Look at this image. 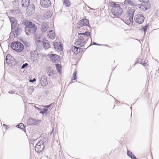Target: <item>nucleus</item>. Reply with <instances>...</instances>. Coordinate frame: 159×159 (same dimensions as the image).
I'll list each match as a JSON object with an SVG mask.
<instances>
[{
  "label": "nucleus",
  "mask_w": 159,
  "mask_h": 159,
  "mask_svg": "<svg viewBox=\"0 0 159 159\" xmlns=\"http://www.w3.org/2000/svg\"><path fill=\"white\" fill-rule=\"evenodd\" d=\"M22 23L25 26V32L27 35L30 36L36 32L37 28L34 23L29 20H25Z\"/></svg>",
  "instance_id": "1"
},
{
  "label": "nucleus",
  "mask_w": 159,
  "mask_h": 159,
  "mask_svg": "<svg viewBox=\"0 0 159 159\" xmlns=\"http://www.w3.org/2000/svg\"><path fill=\"white\" fill-rule=\"evenodd\" d=\"M110 4L112 7L111 12L113 15L116 17L121 16L123 10L120 5L117 4L113 2H111Z\"/></svg>",
  "instance_id": "2"
},
{
  "label": "nucleus",
  "mask_w": 159,
  "mask_h": 159,
  "mask_svg": "<svg viewBox=\"0 0 159 159\" xmlns=\"http://www.w3.org/2000/svg\"><path fill=\"white\" fill-rule=\"evenodd\" d=\"M11 47L14 50L17 52H20L24 49L23 44L18 41L12 42L11 44Z\"/></svg>",
  "instance_id": "3"
},
{
  "label": "nucleus",
  "mask_w": 159,
  "mask_h": 159,
  "mask_svg": "<svg viewBox=\"0 0 159 159\" xmlns=\"http://www.w3.org/2000/svg\"><path fill=\"white\" fill-rule=\"evenodd\" d=\"M89 21L86 19H82L78 22L77 25V29H79L80 27L83 26H88L90 31L91 30V27L89 25Z\"/></svg>",
  "instance_id": "4"
},
{
  "label": "nucleus",
  "mask_w": 159,
  "mask_h": 159,
  "mask_svg": "<svg viewBox=\"0 0 159 159\" xmlns=\"http://www.w3.org/2000/svg\"><path fill=\"white\" fill-rule=\"evenodd\" d=\"M22 32V29L19 27L12 28L11 29L10 36H14V37L16 38L20 35Z\"/></svg>",
  "instance_id": "5"
},
{
  "label": "nucleus",
  "mask_w": 159,
  "mask_h": 159,
  "mask_svg": "<svg viewBox=\"0 0 159 159\" xmlns=\"http://www.w3.org/2000/svg\"><path fill=\"white\" fill-rule=\"evenodd\" d=\"M44 142L42 140L39 141L37 144L35 145L34 148L36 152L38 153L42 152L44 149Z\"/></svg>",
  "instance_id": "6"
},
{
  "label": "nucleus",
  "mask_w": 159,
  "mask_h": 159,
  "mask_svg": "<svg viewBox=\"0 0 159 159\" xmlns=\"http://www.w3.org/2000/svg\"><path fill=\"white\" fill-rule=\"evenodd\" d=\"M134 0H125L124 2L122 3V7H124L125 9H127V6H136L139 5L134 2Z\"/></svg>",
  "instance_id": "7"
},
{
  "label": "nucleus",
  "mask_w": 159,
  "mask_h": 159,
  "mask_svg": "<svg viewBox=\"0 0 159 159\" xmlns=\"http://www.w3.org/2000/svg\"><path fill=\"white\" fill-rule=\"evenodd\" d=\"M14 60V58L10 54L7 55L5 58L6 62L10 66L15 65Z\"/></svg>",
  "instance_id": "8"
},
{
  "label": "nucleus",
  "mask_w": 159,
  "mask_h": 159,
  "mask_svg": "<svg viewBox=\"0 0 159 159\" xmlns=\"http://www.w3.org/2000/svg\"><path fill=\"white\" fill-rule=\"evenodd\" d=\"M134 19L136 23L139 24H141L144 22V17L143 15L140 14L135 15Z\"/></svg>",
  "instance_id": "9"
},
{
  "label": "nucleus",
  "mask_w": 159,
  "mask_h": 159,
  "mask_svg": "<svg viewBox=\"0 0 159 159\" xmlns=\"http://www.w3.org/2000/svg\"><path fill=\"white\" fill-rule=\"evenodd\" d=\"M41 121L39 120H36L33 118H29L27 121V124L28 125H38L40 123Z\"/></svg>",
  "instance_id": "10"
},
{
  "label": "nucleus",
  "mask_w": 159,
  "mask_h": 159,
  "mask_svg": "<svg viewBox=\"0 0 159 159\" xmlns=\"http://www.w3.org/2000/svg\"><path fill=\"white\" fill-rule=\"evenodd\" d=\"M135 10L134 9L131 8H128V17L129 20L131 22H132L133 20V17Z\"/></svg>",
  "instance_id": "11"
},
{
  "label": "nucleus",
  "mask_w": 159,
  "mask_h": 159,
  "mask_svg": "<svg viewBox=\"0 0 159 159\" xmlns=\"http://www.w3.org/2000/svg\"><path fill=\"white\" fill-rule=\"evenodd\" d=\"M85 44V39L83 36H80L77 39L75 44L77 46H79L81 47L83 46Z\"/></svg>",
  "instance_id": "12"
},
{
  "label": "nucleus",
  "mask_w": 159,
  "mask_h": 159,
  "mask_svg": "<svg viewBox=\"0 0 159 159\" xmlns=\"http://www.w3.org/2000/svg\"><path fill=\"white\" fill-rule=\"evenodd\" d=\"M34 37L36 40V43H39V45L40 44L42 45V42L43 41L44 38L42 36V35L40 34L37 33H34Z\"/></svg>",
  "instance_id": "13"
},
{
  "label": "nucleus",
  "mask_w": 159,
  "mask_h": 159,
  "mask_svg": "<svg viewBox=\"0 0 159 159\" xmlns=\"http://www.w3.org/2000/svg\"><path fill=\"white\" fill-rule=\"evenodd\" d=\"M9 18L11 24V29L16 28L17 24V19L12 16H10Z\"/></svg>",
  "instance_id": "14"
},
{
  "label": "nucleus",
  "mask_w": 159,
  "mask_h": 159,
  "mask_svg": "<svg viewBox=\"0 0 159 159\" xmlns=\"http://www.w3.org/2000/svg\"><path fill=\"white\" fill-rule=\"evenodd\" d=\"M49 56L51 60L53 62L57 63L59 61V56L57 54H51Z\"/></svg>",
  "instance_id": "15"
},
{
  "label": "nucleus",
  "mask_w": 159,
  "mask_h": 159,
  "mask_svg": "<svg viewBox=\"0 0 159 159\" xmlns=\"http://www.w3.org/2000/svg\"><path fill=\"white\" fill-rule=\"evenodd\" d=\"M40 83L43 86H46L48 84L47 77L45 75H42L39 79Z\"/></svg>",
  "instance_id": "16"
},
{
  "label": "nucleus",
  "mask_w": 159,
  "mask_h": 159,
  "mask_svg": "<svg viewBox=\"0 0 159 159\" xmlns=\"http://www.w3.org/2000/svg\"><path fill=\"white\" fill-rule=\"evenodd\" d=\"M40 3L41 6L44 8H47L51 5V2L49 0H41Z\"/></svg>",
  "instance_id": "17"
},
{
  "label": "nucleus",
  "mask_w": 159,
  "mask_h": 159,
  "mask_svg": "<svg viewBox=\"0 0 159 159\" xmlns=\"http://www.w3.org/2000/svg\"><path fill=\"white\" fill-rule=\"evenodd\" d=\"M143 3L142 4H140L138 6H139V8H141L140 6L142 5L143 7V9H144L145 11H147L151 7V4L149 2H143Z\"/></svg>",
  "instance_id": "18"
},
{
  "label": "nucleus",
  "mask_w": 159,
  "mask_h": 159,
  "mask_svg": "<svg viewBox=\"0 0 159 159\" xmlns=\"http://www.w3.org/2000/svg\"><path fill=\"white\" fill-rule=\"evenodd\" d=\"M27 8L28 13L29 15H32L34 13L35 9V7L33 4L29 5L27 6Z\"/></svg>",
  "instance_id": "19"
},
{
  "label": "nucleus",
  "mask_w": 159,
  "mask_h": 159,
  "mask_svg": "<svg viewBox=\"0 0 159 159\" xmlns=\"http://www.w3.org/2000/svg\"><path fill=\"white\" fill-rule=\"evenodd\" d=\"M56 72L52 70H50L47 72V74L50 78L54 79L56 78Z\"/></svg>",
  "instance_id": "20"
},
{
  "label": "nucleus",
  "mask_w": 159,
  "mask_h": 159,
  "mask_svg": "<svg viewBox=\"0 0 159 159\" xmlns=\"http://www.w3.org/2000/svg\"><path fill=\"white\" fill-rule=\"evenodd\" d=\"M42 44L45 48L48 49L50 47V43L45 38H44L42 41Z\"/></svg>",
  "instance_id": "21"
},
{
  "label": "nucleus",
  "mask_w": 159,
  "mask_h": 159,
  "mask_svg": "<svg viewBox=\"0 0 159 159\" xmlns=\"http://www.w3.org/2000/svg\"><path fill=\"white\" fill-rule=\"evenodd\" d=\"M48 28V26L46 23H43L41 27V30L43 33L45 32Z\"/></svg>",
  "instance_id": "22"
},
{
  "label": "nucleus",
  "mask_w": 159,
  "mask_h": 159,
  "mask_svg": "<svg viewBox=\"0 0 159 159\" xmlns=\"http://www.w3.org/2000/svg\"><path fill=\"white\" fill-rule=\"evenodd\" d=\"M30 3V0H22V7H26L28 6Z\"/></svg>",
  "instance_id": "23"
},
{
  "label": "nucleus",
  "mask_w": 159,
  "mask_h": 159,
  "mask_svg": "<svg viewBox=\"0 0 159 159\" xmlns=\"http://www.w3.org/2000/svg\"><path fill=\"white\" fill-rule=\"evenodd\" d=\"M52 14L53 12L52 11H49L44 14V17L46 19H48L52 17Z\"/></svg>",
  "instance_id": "24"
},
{
  "label": "nucleus",
  "mask_w": 159,
  "mask_h": 159,
  "mask_svg": "<svg viewBox=\"0 0 159 159\" xmlns=\"http://www.w3.org/2000/svg\"><path fill=\"white\" fill-rule=\"evenodd\" d=\"M48 35L49 36V38L52 39H54L55 37V33L53 30H52L49 31Z\"/></svg>",
  "instance_id": "25"
},
{
  "label": "nucleus",
  "mask_w": 159,
  "mask_h": 159,
  "mask_svg": "<svg viewBox=\"0 0 159 159\" xmlns=\"http://www.w3.org/2000/svg\"><path fill=\"white\" fill-rule=\"evenodd\" d=\"M55 66L58 72L60 74L61 73V67L60 64H56Z\"/></svg>",
  "instance_id": "26"
},
{
  "label": "nucleus",
  "mask_w": 159,
  "mask_h": 159,
  "mask_svg": "<svg viewBox=\"0 0 159 159\" xmlns=\"http://www.w3.org/2000/svg\"><path fill=\"white\" fill-rule=\"evenodd\" d=\"M79 48L75 46H73L72 48V52L75 54H77L79 53V51H78Z\"/></svg>",
  "instance_id": "27"
},
{
  "label": "nucleus",
  "mask_w": 159,
  "mask_h": 159,
  "mask_svg": "<svg viewBox=\"0 0 159 159\" xmlns=\"http://www.w3.org/2000/svg\"><path fill=\"white\" fill-rule=\"evenodd\" d=\"M10 12L13 15H16L20 12V11L19 9L16 10H10Z\"/></svg>",
  "instance_id": "28"
},
{
  "label": "nucleus",
  "mask_w": 159,
  "mask_h": 159,
  "mask_svg": "<svg viewBox=\"0 0 159 159\" xmlns=\"http://www.w3.org/2000/svg\"><path fill=\"white\" fill-rule=\"evenodd\" d=\"M78 35H82L84 37L86 38V36L89 37L90 36V34L89 31H85V33H78Z\"/></svg>",
  "instance_id": "29"
},
{
  "label": "nucleus",
  "mask_w": 159,
  "mask_h": 159,
  "mask_svg": "<svg viewBox=\"0 0 159 159\" xmlns=\"http://www.w3.org/2000/svg\"><path fill=\"white\" fill-rule=\"evenodd\" d=\"M148 25L147 24L145 26H141L142 29L141 30V31H143L144 32V35H145L146 34V32L148 28Z\"/></svg>",
  "instance_id": "30"
},
{
  "label": "nucleus",
  "mask_w": 159,
  "mask_h": 159,
  "mask_svg": "<svg viewBox=\"0 0 159 159\" xmlns=\"http://www.w3.org/2000/svg\"><path fill=\"white\" fill-rule=\"evenodd\" d=\"M16 127L22 130H24V129H25V126L22 123H20L19 124L17 125Z\"/></svg>",
  "instance_id": "31"
},
{
  "label": "nucleus",
  "mask_w": 159,
  "mask_h": 159,
  "mask_svg": "<svg viewBox=\"0 0 159 159\" xmlns=\"http://www.w3.org/2000/svg\"><path fill=\"white\" fill-rule=\"evenodd\" d=\"M63 2L65 5L66 7H69L70 5V3L68 0H64Z\"/></svg>",
  "instance_id": "32"
},
{
  "label": "nucleus",
  "mask_w": 159,
  "mask_h": 159,
  "mask_svg": "<svg viewBox=\"0 0 159 159\" xmlns=\"http://www.w3.org/2000/svg\"><path fill=\"white\" fill-rule=\"evenodd\" d=\"M19 2L18 0H15L12 2V4L16 6H18Z\"/></svg>",
  "instance_id": "33"
},
{
  "label": "nucleus",
  "mask_w": 159,
  "mask_h": 159,
  "mask_svg": "<svg viewBox=\"0 0 159 159\" xmlns=\"http://www.w3.org/2000/svg\"><path fill=\"white\" fill-rule=\"evenodd\" d=\"M48 111V109L43 108L41 109V111H39V113L43 115L44 114Z\"/></svg>",
  "instance_id": "34"
},
{
  "label": "nucleus",
  "mask_w": 159,
  "mask_h": 159,
  "mask_svg": "<svg viewBox=\"0 0 159 159\" xmlns=\"http://www.w3.org/2000/svg\"><path fill=\"white\" fill-rule=\"evenodd\" d=\"M53 45L55 49H57V51L59 49L58 48V43L57 42L54 43Z\"/></svg>",
  "instance_id": "35"
},
{
  "label": "nucleus",
  "mask_w": 159,
  "mask_h": 159,
  "mask_svg": "<svg viewBox=\"0 0 159 159\" xmlns=\"http://www.w3.org/2000/svg\"><path fill=\"white\" fill-rule=\"evenodd\" d=\"M58 51H62L63 49L62 44L61 43H58Z\"/></svg>",
  "instance_id": "36"
},
{
  "label": "nucleus",
  "mask_w": 159,
  "mask_h": 159,
  "mask_svg": "<svg viewBox=\"0 0 159 159\" xmlns=\"http://www.w3.org/2000/svg\"><path fill=\"white\" fill-rule=\"evenodd\" d=\"M77 72L75 71L73 73V80H76L77 79Z\"/></svg>",
  "instance_id": "37"
},
{
  "label": "nucleus",
  "mask_w": 159,
  "mask_h": 159,
  "mask_svg": "<svg viewBox=\"0 0 159 159\" xmlns=\"http://www.w3.org/2000/svg\"><path fill=\"white\" fill-rule=\"evenodd\" d=\"M143 59H141L140 60V63L143 65V66H146V62L145 61H144Z\"/></svg>",
  "instance_id": "38"
},
{
  "label": "nucleus",
  "mask_w": 159,
  "mask_h": 159,
  "mask_svg": "<svg viewBox=\"0 0 159 159\" xmlns=\"http://www.w3.org/2000/svg\"><path fill=\"white\" fill-rule=\"evenodd\" d=\"M134 154H133L132 152H130L129 150H127V155L129 157H131L132 155H133Z\"/></svg>",
  "instance_id": "39"
},
{
  "label": "nucleus",
  "mask_w": 159,
  "mask_h": 159,
  "mask_svg": "<svg viewBox=\"0 0 159 159\" xmlns=\"http://www.w3.org/2000/svg\"><path fill=\"white\" fill-rule=\"evenodd\" d=\"M34 90V89L33 87H32L28 89V91L30 93H32Z\"/></svg>",
  "instance_id": "40"
},
{
  "label": "nucleus",
  "mask_w": 159,
  "mask_h": 159,
  "mask_svg": "<svg viewBox=\"0 0 159 159\" xmlns=\"http://www.w3.org/2000/svg\"><path fill=\"white\" fill-rule=\"evenodd\" d=\"M28 65V64L27 63H25L23 64V65L21 66V69H24L26 68V67H27Z\"/></svg>",
  "instance_id": "41"
},
{
  "label": "nucleus",
  "mask_w": 159,
  "mask_h": 159,
  "mask_svg": "<svg viewBox=\"0 0 159 159\" xmlns=\"http://www.w3.org/2000/svg\"><path fill=\"white\" fill-rule=\"evenodd\" d=\"M91 44H92V45H98V46L103 45H102V44H98L95 42H93L92 43H91Z\"/></svg>",
  "instance_id": "42"
},
{
  "label": "nucleus",
  "mask_w": 159,
  "mask_h": 159,
  "mask_svg": "<svg viewBox=\"0 0 159 159\" xmlns=\"http://www.w3.org/2000/svg\"><path fill=\"white\" fill-rule=\"evenodd\" d=\"M52 104H53V103H51L50 105H48L47 106H44L43 107H44L46 108H47H47H49L50 107H51V106L52 105Z\"/></svg>",
  "instance_id": "43"
},
{
  "label": "nucleus",
  "mask_w": 159,
  "mask_h": 159,
  "mask_svg": "<svg viewBox=\"0 0 159 159\" xmlns=\"http://www.w3.org/2000/svg\"><path fill=\"white\" fill-rule=\"evenodd\" d=\"M36 81V80L35 78H34L33 80H30V82H32L33 83L34 82H35Z\"/></svg>",
  "instance_id": "44"
},
{
  "label": "nucleus",
  "mask_w": 159,
  "mask_h": 159,
  "mask_svg": "<svg viewBox=\"0 0 159 159\" xmlns=\"http://www.w3.org/2000/svg\"><path fill=\"white\" fill-rule=\"evenodd\" d=\"M130 157L131 159H137V158L134 155H132V156L131 157Z\"/></svg>",
  "instance_id": "45"
},
{
  "label": "nucleus",
  "mask_w": 159,
  "mask_h": 159,
  "mask_svg": "<svg viewBox=\"0 0 159 159\" xmlns=\"http://www.w3.org/2000/svg\"><path fill=\"white\" fill-rule=\"evenodd\" d=\"M8 93L10 94H14L15 93V91L13 90H10Z\"/></svg>",
  "instance_id": "46"
},
{
  "label": "nucleus",
  "mask_w": 159,
  "mask_h": 159,
  "mask_svg": "<svg viewBox=\"0 0 159 159\" xmlns=\"http://www.w3.org/2000/svg\"><path fill=\"white\" fill-rule=\"evenodd\" d=\"M24 43H25V45L27 47H29V46L30 45V43L28 42H25Z\"/></svg>",
  "instance_id": "47"
},
{
  "label": "nucleus",
  "mask_w": 159,
  "mask_h": 159,
  "mask_svg": "<svg viewBox=\"0 0 159 159\" xmlns=\"http://www.w3.org/2000/svg\"><path fill=\"white\" fill-rule=\"evenodd\" d=\"M141 2H149V0H139Z\"/></svg>",
  "instance_id": "48"
},
{
  "label": "nucleus",
  "mask_w": 159,
  "mask_h": 159,
  "mask_svg": "<svg viewBox=\"0 0 159 159\" xmlns=\"http://www.w3.org/2000/svg\"><path fill=\"white\" fill-rule=\"evenodd\" d=\"M83 50V48H79L78 51H79V53L81 52Z\"/></svg>",
  "instance_id": "49"
},
{
  "label": "nucleus",
  "mask_w": 159,
  "mask_h": 159,
  "mask_svg": "<svg viewBox=\"0 0 159 159\" xmlns=\"http://www.w3.org/2000/svg\"><path fill=\"white\" fill-rule=\"evenodd\" d=\"M85 39V42H87V41H88V40L89 39L88 38V37H87L86 36V38H85L83 36Z\"/></svg>",
  "instance_id": "50"
},
{
  "label": "nucleus",
  "mask_w": 159,
  "mask_h": 159,
  "mask_svg": "<svg viewBox=\"0 0 159 159\" xmlns=\"http://www.w3.org/2000/svg\"><path fill=\"white\" fill-rule=\"evenodd\" d=\"M41 109L42 108H40L38 107L37 109H38V111H41Z\"/></svg>",
  "instance_id": "51"
},
{
  "label": "nucleus",
  "mask_w": 159,
  "mask_h": 159,
  "mask_svg": "<svg viewBox=\"0 0 159 159\" xmlns=\"http://www.w3.org/2000/svg\"><path fill=\"white\" fill-rule=\"evenodd\" d=\"M140 61L139 60H137L136 61V63H140Z\"/></svg>",
  "instance_id": "52"
},
{
  "label": "nucleus",
  "mask_w": 159,
  "mask_h": 159,
  "mask_svg": "<svg viewBox=\"0 0 159 159\" xmlns=\"http://www.w3.org/2000/svg\"><path fill=\"white\" fill-rule=\"evenodd\" d=\"M38 139V138H37V139H32L33 140V141H34H34L36 140H37Z\"/></svg>",
  "instance_id": "53"
},
{
  "label": "nucleus",
  "mask_w": 159,
  "mask_h": 159,
  "mask_svg": "<svg viewBox=\"0 0 159 159\" xmlns=\"http://www.w3.org/2000/svg\"><path fill=\"white\" fill-rule=\"evenodd\" d=\"M3 127H4V126H6V127H7V125H6L4 124H3Z\"/></svg>",
  "instance_id": "54"
},
{
  "label": "nucleus",
  "mask_w": 159,
  "mask_h": 159,
  "mask_svg": "<svg viewBox=\"0 0 159 159\" xmlns=\"http://www.w3.org/2000/svg\"><path fill=\"white\" fill-rule=\"evenodd\" d=\"M34 107H35L36 109H37V108H38V107H37L36 106H35Z\"/></svg>",
  "instance_id": "55"
},
{
  "label": "nucleus",
  "mask_w": 159,
  "mask_h": 159,
  "mask_svg": "<svg viewBox=\"0 0 159 159\" xmlns=\"http://www.w3.org/2000/svg\"><path fill=\"white\" fill-rule=\"evenodd\" d=\"M131 109V108H132V107H130Z\"/></svg>",
  "instance_id": "56"
},
{
  "label": "nucleus",
  "mask_w": 159,
  "mask_h": 159,
  "mask_svg": "<svg viewBox=\"0 0 159 159\" xmlns=\"http://www.w3.org/2000/svg\"><path fill=\"white\" fill-rule=\"evenodd\" d=\"M106 46H107V45H105Z\"/></svg>",
  "instance_id": "57"
},
{
  "label": "nucleus",
  "mask_w": 159,
  "mask_h": 159,
  "mask_svg": "<svg viewBox=\"0 0 159 159\" xmlns=\"http://www.w3.org/2000/svg\"><path fill=\"white\" fill-rule=\"evenodd\" d=\"M131 116H132V113L131 114Z\"/></svg>",
  "instance_id": "58"
}]
</instances>
